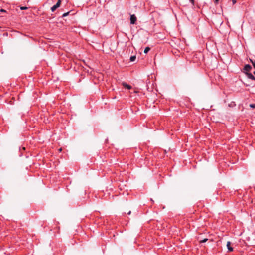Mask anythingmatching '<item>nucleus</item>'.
<instances>
[{"mask_svg": "<svg viewBox=\"0 0 255 255\" xmlns=\"http://www.w3.org/2000/svg\"><path fill=\"white\" fill-rule=\"evenodd\" d=\"M131 214V211H129L128 213V215H130Z\"/></svg>", "mask_w": 255, "mask_h": 255, "instance_id": "dca6fc26", "label": "nucleus"}, {"mask_svg": "<svg viewBox=\"0 0 255 255\" xmlns=\"http://www.w3.org/2000/svg\"><path fill=\"white\" fill-rule=\"evenodd\" d=\"M27 9V7H20V9L21 10H25V9Z\"/></svg>", "mask_w": 255, "mask_h": 255, "instance_id": "f8f14e48", "label": "nucleus"}, {"mask_svg": "<svg viewBox=\"0 0 255 255\" xmlns=\"http://www.w3.org/2000/svg\"><path fill=\"white\" fill-rule=\"evenodd\" d=\"M245 74L247 76V77L251 80H255V77L251 73L249 72H245Z\"/></svg>", "mask_w": 255, "mask_h": 255, "instance_id": "20e7f679", "label": "nucleus"}, {"mask_svg": "<svg viewBox=\"0 0 255 255\" xmlns=\"http://www.w3.org/2000/svg\"><path fill=\"white\" fill-rule=\"evenodd\" d=\"M208 240L207 238H205L200 241L201 243H205Z\"/></svg>", "mask_w": 255, "mask_h": 255, "instance_id": "9d476101", "label": "nucleus"}, {"mask_svg": "<svg viewBox=\"0 0 255 255\" xmlns=\"http://www.w3.org/2000/svg\"><path fill=\"white\" fill-rule=\"evenodd\" d=\"M252 69V67L249 64H246L244 66L243 70L246 71V72L250 71Z\"/></svg>", "mask_w": 255, "mask_h": 255, "instance_id": "7ed1b4c3", "label": "nucleus"}, {"mask_svg": "<svg viewBox=\"0 0 255 255\" xmlns=\"http://www.w3.org/2000/svg\"><path fill=\"white\" fill-rule=\"evenodd\" d=\"M254 74L255 75V71L254 72Z\"/></svg>", "mask_w": 255, "mask_h": 255, "instance_id": "6ab92c4d", "label": "nucleus"}, {"mask_svg": "<svg viewBox=\"0 0 255 255\" xmlns=\"http://www.w3.org/2000/svg\"><path fill=\"white\" fill-rule=\"evenodd\" d=\"M122 85H123V86L125 88H127V89H130L131 88V86L130 85H128V84H127V83H125V82H123V83H122Z\"/></svg>", "mask_w": 255, "mask_h": 255, "instance_id": "423d86ee", "label": "nucleus"}, {"mask_svg": "<svg viewBox=\"0 0 255 255\" xmlns=\"http://www.w3.org/2000/svg\"><path fill=\"white\" fill-rule=\"evenodd\" d=\"M61 2V0H59L56 3V4L51 8L52 12H54L57 8H58L60 6Z\"/></svg>", "mask_w": 255, "mask_h": 255, "instance_id": "f03ea898", "label": "nucleus"}, {"mask_svg": "<svg viewBox=\"0 0 255 255\" xmlns=\"http://www.w3.org/2000/svg\"><path fill=\"white\" fill-rule=\"evenodd\" d=\"M150 50V48L149 47H146L144 50V53H145V54L147 53Z\"/></svg>", "mask_w": 255, "mask_h": 255, "instance_id": "6e6552de", "label": "nucleus"}, {"mask_svg": "<svg viewBox=\"0 0 255 255\" xmlns=\"http://www.w3.org/2000/svg\"><path fill=\"white\" fill-rule=\"evenodd\" d=\"M61 150H62V149H61V148L59 149V151H61Z\"/></svg>", "mask_w": 255, "mask_h": 255, "instance_id": "a211bd4d", "label": "nucleus"}, {"mask_svg": "<svg viewBox=\"0 0 255 255\" xmlns=\"http://www.w3.org/2000/svg\"><path fill=\"white\" fill-rule=\"evenodd\" d=\"M0 11L2 12H6V10L3 9H0Z\"/></svg>", "mask_w": 255, "mask_h": 255, "instance_id": "ddd939ff", "label": "nucleus"}, {"mask_svg": "<svg viewBox=\"0 0 255 255\" xmlns=\"http://www.w3.org/2000/svg\"><path fill=\"white\" fill-rule=\"evenodd\" d=\"M219 0H215L214 2L215 4H217L218 3Z\"/></svg>", "mask_w": 255, "mask_h": 255, "instance_id": "4468645a", "label": "nucleus"}, {"mask_svg": "<svg viewBox=\"0 0 255 255\" xmlns=\"http://www.w3.org/2000/svg\"><path fill=\"white\" fill-rule=\"evenodd\" d=\"M227 247L228 250L229 252H232L233 251V248L231 247V242L230 241H228L227 242Z\"/></svg>", "mask_w": 255, "mask_h": 255, "instance_id": "39448f33", "label": "nucleus"}, {"mask_svg": "<svg viewBox=\"0 0 255 255\" xmlns=\"http://www.w3.org/2000/svg\"><path fill=\"white\" fill-rule=\"evenodd\" d=\"M192 3L194 4V0H189Z\"/></svg>", "mask_w": 255, "mask_h": 255, "instance_id": "2eb2a0df", "label": "nucleus"}, {"mask_svg": "<svg viewBox=\"0 0 255 255\" xmlns=\"http://www.w3.org/2000/svg\"><path fill=\"white\" fill-rule=\"evenodd\" d=\"M137 20V18L135 14H132L130 17V23L131 24H134Z\"/></svg>", "mask_w": 255, "mask_h": 255, "instance_id": "f257e3e1", "label": "nucleus"}, {"mask_svg": "<svg viewBox=\"0 0 255 255\" xmlns=\"http://www.w3.org/2000/svg\"><path fill=\"white\" fill-rule=\"evenodd\" d=\"M69 13H70L69 12H67L63 13L62 15V17L67 16V15H69Z\"/></svg>", "mask_w": 255, "mask_h": 255, "instance_id": "9b49d317", "label": "nucleus"}, {"mask_svg": "<svg viewBox=\"0 0 255 255\" xmlns=\"http://www.w3.org/2000/svg\"><path fill=\"white\" fill-rule=\"evenodd\" d=\"M236 2V1L235 0H233V3L234 4Z\"/></svg>", "mask_w": 255, "mask_h": 255, "instance_id": "f3484780", "label": "nucleus"}, {"mask_svg": "<svg viewBox=\"0 0 255 255\" xmlns=\"http://www.w3.org/2000/svg\"><path fill=\"white\" fill-rule=\"evenodd\" d=\"M135 59H136V56H132L130 58V60L131 62L134 61L135 60Z\"/></svg>", "mask_w": 255, "mask_h": 255, "instance_id": "1a4fd4ad", "label": "nucleus"}, {"mask_svg": "<svg viewBox=\"0 0 255 255\" xmlns=\"http://www.w3.org/2000/svg\"><path fill=\"white\" fill-rule=\"evenodd\" d=\"M249 107H250L251 109H247L248 110H255V104H251L249 105Z\"/></svg>", "mask_w": 255, "mask_h": 255, "instance_id": "0eeeda50", "label": "nucleus"}]
</instances>
